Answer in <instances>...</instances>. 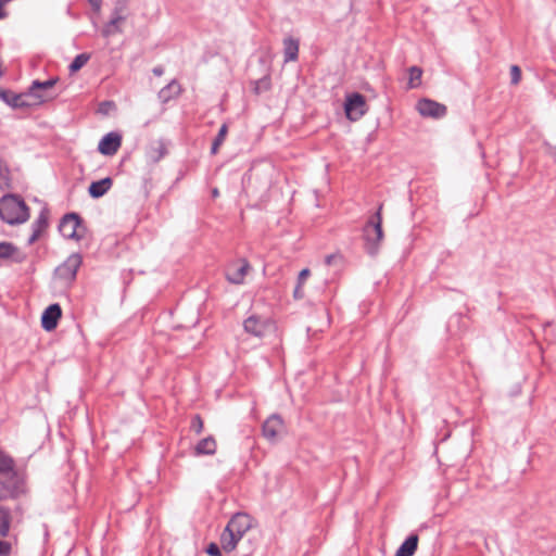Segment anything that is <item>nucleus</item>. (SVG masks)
Instances as JSON below:
<instances>
[{
  "label": "nucleus",
  "instance_id": "1",
  "mask_svg": "<svg viewBox=\"0 0 556 556\" xmlns=\"http://www.w3.org/2000/svg\"><path fill=\"white\" fill-rule=\"evenodd\" d=\"M56 80V78H51L46 81L34 80L27 92L15 94L2 90L0 91V98L12 108L39 105L53 98L49 94V91L54 87Z\"/></svg>",
  "mask_w": 556,
  "mask_h": 556
},
{
  "label": "nucleus",
  "instance_id": "2",
  "mask_svg": "<svg viewBox=\"0 0 556 556\" xmlns=\"http://www.w3.org/2000/svg\"><path fill=\"white\" fill-rule=\"evenodd\" d=\"M252 521L244 513L235 514L220 534V547L226 553L235 551L239 541L252 528Z\"/></svg>",
  "mask_w": 556,
  "mask_h": 556
},
{
  "label": "nucleus",
  "instance_id": "3",
  "mask_svg": "<svg viewBox=\"0 0 556 556\" xmlns=\"http://www.w3.org/2000/svg\"><path fill=\"white\" fill-rule=\"evenodd\" d=\"M29 217L25 202L16 195L9 194L0 200V218L9 225L25 223Z\"/></svg>",
  "mask_w": 556,
  "mask_h": 556
},
{
  "label": "nucleus",
  "instance_id": "4",
  "mask_svg": "<svg viewBox=\"0 0 556 556\" xmlns=\"http://www.w3.org/2000/svg\"><path fill=\"white\" fill-rule=\"evenodd\" d=\"M0 484L12 496L22 492L23 479L15 470L14 460L0 452Z\"/></svg>",
  "mask_w": 556,
  "mask_h": 556
},
{
  "label": "nucleus",
  "instance_id": "5",
  "mask_svg": "<svg viewBox=\"0 0 556 556\" xmlns=\"http://www.w3.org/2000/svg\"><path fill=\"white\" fill-rule=\"evenodd\" d=\"M381 208L382 206H379L374 218L364 227L365 248L370 255L377 254L380 242L383 238V231L381 228Z\"/></svg>",
  "mask_w": 556,
  "mask_h": 556
},
{
  "label": "nucleus",
  "instance_id": "6",
  "mask_svg": "<svg viewBox=\"0 0 556 556\" xmlns=\"http://www.w3.org/2000/svg\"><path fill=\"white\" fill-rule=\"evenodd\" d=\"M244 331L256 338H263L276 330L275 323L266 317L251 315L243 323Z\"/></svg>",
  "mask_w": 556,
  "mask_h": 556
},
{
  "label": "nucleus",
  "instance_id": "7",
  "mask_svg": "<svg viewBox=\"0 0 556 556\" xmlns=\"http://www.w3.org/2000/svg\"><path fill=\"white\" fill-rule=\"evenodd\" d=\"M81 262V256L78 253L71 254L60 266L55 268V277L65 285L72 283L76 278V274Z\"/></svg>",
  "mask_w": 556,
  "mask_h": 556
},
{
  "label": "nucleus",
  "instance_id": "8",
  "mask_svg": "<svg viewBox=\"0 0 556 556\" xmlns=\"http://www.w3.org/2000/svg\"><path fill=\"white\" fill-rule=\"evenodd\" d=\"M344 110L349 119H359L367 112L365 97L357 92L348 96L344 103Z\"/></svg>",
  "mask_w": 556,
  "mask_h": 556
},
{
  "label": "nucleus",
  "instance_id": "9",
  "mask_svg": "<svg viewBox=\"0 0 556 556\" xmlns=\"http://www.w3.org/2000/svg\"><path fill=\"white\" fill-rule=\"evenodd\" d=\"M250 268V264L245 260L232 262L227 267L226 278L230 283L241 285Z\"/></svg>",
  "mask_w": 556,
  "mask_h": 556
},
{
  "label": "nucleus",
  "instance_id": "10",
  "mask_svg": "<svg viewBox=\"0 0 556 556\" xmlns=\"http://www.w3.org/2000/svg\"><path fill=\"white\" fill-rule=\"evenodd\" d=\"M80 227V219L77 214H66L59 226V230L63 237L67 239H79L78 228Z\"/></svg>",
  "mask_w": 556,
  "mask_h": 556
},
{
  "label": "nucleus",
  "instance_id": "11",
  "mask_svg": "<svg viewBox=\"0 0 556 556\" xmlns=\"http://www.w3.org/2000/svg\"><path fill=\"white\" fill-rule=\"evenodd\" d=\"M417 110L422 116L439 118L446 114L445 105L429 99H422L417 103Z\"/></svg>",
  "mask_w": 556,
  "mask_h": 556
},
{
  "label": "nucleus",
  "instance_id": "12",
  "mask_svg": "<svg viewBox=\"0 0 556 556\" xmlns=\"http://www.w3.org/2000/svg\"><path fill=\"white\" fill-rule=\"evenodd\" d=\"M283 430V421L278 415H273L263 425V435L270 442H276Z\"/></svg>",
  "mask_w": 556,
  "mask_h": 556
},
{
  "label": "nucleus",
  "instance_id": "13",
  "mask_svg": "<svg viewBox=\"0 0 556 556\" xmlns=\"http://www.w3.org/2000/svg\"><path fill=\"white\" fill-rule=\"evenodd\" d=\"M122 138L116 132L106 134L99 142L98 150L103 155H114L119 149Z\"/></svg>",
  "mask_w": 556,
  "mask_h": 556
},
{
  "label": "nucleus",
  "instance_id": "14",
  "mask_svg": "<svg viewBox=\"0 0 556 556\" xmlns=\"http://www.w3.org/2000/svg\"><path fill=\"white\" fill-rule=\"evenodd\" d=\"M61 315L62 311L59 304H51L48 306L41 316L42 328L47 331L55 329Z\"/></svg>",
  "mask_w": 556,
  "mask_h": 556
},
{
  "label": "nucleus",
  "instance_id": "15",
  "mask_svg": "<svg viewBox=\"0 0 556 556\" xmlns=\"http://www.w3.org/2000/svg\"><path fill=\"white\" fill-rule=\"evenodd\" d=\"M113 181L110 177H105L101 180L93 181L89 186V194L91 198L98 199L104 195L112 187Z\"/></svg>",
  "mask_w": 556,
  "mask_h": 556
},
{
  "label": "nucleus",
  "instance_id": "16",
  "mask_svg": "<svg viewBox=\"0 0 556 556\" xmlns=\"http://www.w3.org/2000/svg\"><path fill=\"white\" fill-rule=\"evenodd\" d=\"M124 21L125 16L122 15V9L115 8L110 23L103 29V35L109 37L115 33H119V26Z\"/></svg>",
  "mask_w": 556,
  "mask_h": 556
},
{
  "label": "nucleus",
  "instance_id": "17",
  "mask_svg": "<svg viewBox=\"0 0 556 556\" xmlns=\"http://www.w3.org/2000/svg\"><path fill=\"white\" fill-rule=\"evenodd\" d=\"M418 536L416 534L409 535L397 548L395 556H413L417 549Z\"/></svg>",
  "mask_w": 556,
  "mask_h": 556
},
{
  "label": "nucleus",
  "instance_id": "18",
  "mask_svg": "<svg viewBox=\"0 0 556 556\" xmlns=\"http://www.w3.org/2000/svg\"><path fill=\"white\" fill-rule=\"evenodd\" d=\"M299 53V41L289 37L283 40L285 62L295 61Z\"/></svg>",
  "mask_w": 556,
  "mask_h": 556
},
{
  "label": "nucleus",
  "instance_id": "19",
  "mask_svg": "<svg viewBox=\"0 0 556 556\" xmlns=\"http://www.w3.org/2000/svg\"><path fill=\"white\" fill-rule=\"evenodd\" d=\"M215 451L216 442L212 437H207L201 440L195 447L197 454L212 455L215 453Z\"/></svg>",
  "mask_w": 556,
  "mask_h": 556
},
{
  "label": "nucleus",
  "instance_id": "20",
  "mask_svg": "<svg viewBox=\"0 0 556 556\" xmlns=\"http://www.w3.org/2000/svg\"><path fill=\"white\" fill-rule=\"evenodd\" d=\"M165 153V149L161 142L151 144L147 150V159L151 163L159 162Z\"/></svg>",
  "mask_w": 556,
  "mask_h": 556
},
{
  "label": "nucleus",
  "instance_id": "21",
  "mask_svg": "<svg viewBox=\"0 0 556 556\" xmlns=\"http://www.w3.org/2000/svg\"><path fill=\"white\" fill-rule=\"evenodd\" d=\"M179 92L180 86L176 81H172L160 90L159 98L162 102H167L172 97L177 96Z\"/></svg>",
  "mask_w": 556,
  "mask_h": 556
},
{
  "label": "nucleus",
  "instance_id": "22",
  "mask_svg": "<svg viewBox=\"0 0 556 556\" xmlns=\"http://www.w3.org/2000/svg\"><path fill=\"white\" fill-rule=\"evenodd\" d=\"M408 73H409L408 88L413 89V88L418 87L421 83L422 70L418 66H412L408 70Z\"/></svg>",
  "mask_w": 556,
  "mask_h": 556
},
{
  "label": "nucleus",
  "instance_id": "23",
  "mask_svg": "<svg viewBox=\"0 0 556 556\" xmlns=\"http://www.w3.org/2000/svg\"><path fill=\"white\" fill-rule=\"evenodd\" d=\"M9 527H10L9 511L4 508H0V536H5L8 534Z\"/></svg>",
  "mask_w": 556,
  "mask_h": 556
},
{
  "label": "nucleus",
  "instance_id": "24",
  "mask_svg": "<svg viewBox=\"0 0 556 556\" xmlns=\"http://www.w3.org/2000/svg\"><path fill=\"white\" fill-rule=\"evenodd\" d=\"M227 131H228L227 125L226 124L222 125V127L212 144L211 151L213 154H215L218 151V148L224 142Z\"/></svg>",
  "mask_w": 556,
  "mask_h": 556
},
{
  "label": "nucleus",
  "instance_id": "25",
  "mask_svg": "<svg viewBox=\"0 0 556 556\" xmlns=\"http://www.w3.org/2000/svg\"><path fill=\"white\" fill-rule=\"evenodd\" d=\"M89 60V55L81 53L76 55V58L73 60V62L70 65V71L72 73H75L79 71Z\"/></svg>",
  "mask_w": 556,
  "mask_h": 556
},
{
  "label": "nucleus",
  "instance_id": "26",
  "mask_svg": "<svg viewBox=\"0 0 556 556\" xmlns=\"http://www.w3.org/2000/svg\"><path fill=\"white\" fill-rule=\"evenodd\" d=\"M16 252V248L10 242H0V258H10Z\"/></svg>",
  "mask_w": 556,
  "mask_h": 556
},
{
  "label": "nucleus",
  "instance_id": "27",
  "mask_svg": "<svg viewBox=\"0 0 556 556\" xmlns=\"http://www.w3.org/2000/svg\"><path fill=\"white\" fill-rule=\"evenodd\" d=\"M511 84L517 85L521 79V71L517 65L510 67Z\"/></svg>",
  "mask_w": 556,
  "mask_h": 556
},
{
  "label": "nucleus",
  "instance_id": "28",
  "mask_svg": "<svg viewBox=\"0 0 556 556\" xmlns=\"http://www.w3.org/2000/svg\"><path fill=\"white\" fill-rule=\"evenodd\" d=\"M191 428L197 432L200 433L203 429V421L199 415L194 416L191 422Z\"/></svg>",
  "mask_w": 556,
  "mask_h": 556
},
{
  "label": "nucleus",
  "instance_id": "29",
  "mask_svg": "<svg viewBox=\"0 0 556 556\" xmlns=\"http://www.w3.org/2000/svg\"><path fill=\"white\" fill-rule=\"evenodd\" d=\"M46 226H47V218L43 214H41L33 225L34 229L40 228V232L42 231V229L46 228Z\"/></svg>",
  "mask_w": 556,
  "mask_h": 556
},
{
  "label": "nucleus",
  "instance_id": "30",
  "mask_svg": "<svg viewBox=\"0 0 556 556\" xmlns=\"http://www.w3.org/2000/svg\"><path fill=\"white\" fill-rule=\"evenodd\" d=\"M311 275V271L308 268H304L302 269L300 273H299V276H298V285L300 286H304L306 279L309 277Z\"/></svg>",
  "mask_w": 556,
  "mask_h": 556
},
{
  "label": "nucleus",
  "instance_id": "31",
  "mask_svg": "<svg viewBox=\"0 0 556 556\" xmlns=\"http://www.w3.org/2000/svg\"><path fill=\"white\" fill-rule=\"evenodd\" d=\"M269 88V80L267 78H263L256 83L255 91L260 92L261 90H267Z\"/></svg>",
  "mask_w": 556,
  "mask_h": 556
},
{
  "label": "nucleus",
  "instance_id": "32",
  "mask_svg": "<svg viewBox=\"0 0 556 556\" xmlns=\"http://www.w3.org/2000/svg\"><path fill=\"white\" fill-rule=\"evenodd\" d=\"M207 553L211 556H219L220 555L219 546L215 543L210 544L207 547Z\"/></svg>",
  "mask_w": 556,
  "mask_h": 556
},
{
  "label": "nucleus",
  "instance_id": "33",
  "mask_svg": "<svg viewBox=\"0 0 556 556\" xmlns=\"http://www.w3.org/2000/svg\"><path fill=\"white\" fill-rule=\"evenodd\" d=\"M293 296L296 300H301V299L304 298L303 286H300V285L296 283V287H295V289L293 291Z\"/></svg>",
  "mask_w": 556,
  "mask_h": 556
},
{
  "label": "nucleus",
  "instance_id": "34",
  "mask_svg": "<svg viewBox=\"0 0 556 556\" xmlns=\"http://www.w3.org/2000/svg\"><path fill=\"white\" fill-rule=\"evenodd\" d=\"M10 552V544L4 542V541H0V556H7Z\"/></svg>",
  "mask_w": 556,
  "mask_h": 556
},
{
  "label": "nucleus",
  "instance_id": "35",
  "mask_svg": "<svg viewBox=\"0 0 556 556\" xmlns=\"http://www.w3.org/2000/svg\"><path fill=\"white\" fill-rule=\"evenodd\" d=\"M39 236H40V228L39 229H34L33 235L30 236V238L28 240L29 243L30 244L34 243L39 238Z\"/></svg>",
  "mask_w": 556,
  "mask_h": 556
},
{
  "label": "nucleus",
  "instance_id": "36",
  "mask_svg": "<svg viewBox=\"0 0 556 556\" xmlns=\"http://www.w3.org/2000/svg\"><path fill=\"white\" fill-rule=\"evenodd\" d=\"M89 3L93 10L99 11L101 8L102 0H89Z\"/></svg>",
  "mask_w": 556,
  "mask_h": 556
},
{
  "label": "nucleus",
  "instance_id": "37",
  "mask_svg": "<svg viewBox=\"0 0 556 556\" xmlns=\"http://www.w3.org/2000/svg\"><path fill=\"white\" fill-rule=\"evenodd\" d=\"M8 2H2V0H0V20L1 18H4L7 16V12L3 10V7L7 4Z\"/></svg>",
  "mask_w": 556,
  "mask_h": 556
},
{
  "label": "nucleus",
  "instance_id": "38",
  "mask_svg": "<svg viewBox=\"0 0 556 556\" xmlns=\"http://www.w3.org/2000/svg\"><path fill=\"white\" fill-rule=\"evenodd\" d=\"M334 260L336 255H328L325 261L327 265H331Z\"/></svg>",
  "mask_w": 556,
  "mask_h": 556
},
{
  "label": "nucleus",
  "instance_id": "39",
  "mask_svg": "<svg viewBox=\"0 0 556 556\" xmlns=\"http://www.w3.org/2000/svg\"><path fill=\"white\" fill-rule=\"evenodd\" d=\"M153 73L156 75V76H161L163 74V70L161 67H155L153 70Z\"/></svg>",
  "mask_w": 556,
  "mask_h": 556
},
{
  "label": "nucleus",
  "instance_id": "40",
  "mask_svg": "<svg viewBox=\"0 0 556 556\" xmlns=\"http://www.w3.org/2000/svg\"><path fill=\"white\" fill-rule=\"evenodd\" d=\"M212 194H213V197H214V198H215V197H217V195L219 194V193H218V190H217V189H214V190L212 191Z\"/></svg>",
  "mask_w": 556,
  "mask_h": 556
}]
</instances>
